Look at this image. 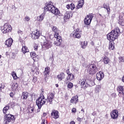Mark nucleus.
Wrapping results in <instances>:
<instances>
[{"label": "nucleus", "mask_w": 124, "mask_h": 124, "mask_svg": "<svg viewBox=\"0 0 124 124\" xmlns=\"http://www.w3.org/2000/svg\"><path fill=\"white\" fill-rule=\"evenodd\" d=\"M5 118L6 120V124H7V122L10 123L11 121H15V118L14 117V116L10 114H6L5 116Z\"/></svg>", "instance_id": "10"}, {"label": "nucleus", "mask_w": 124, "mask_h": 124, "mask_svg": "<svg viewBox=\"0 0 124 124\" xmlns=\"http://www.w3.org/2000/svg\"><path fill=\"white\" fill-rule=\"evenodd\" d=\"M8 110H9V106H5L3 109V113L4 114H6Z\"/></svg>", "instance_id": "32"}, {"label": "nucleus", "mask_w": 124, "mask_h": 124, "mask_svg": "<svg viewBox=\"0 0 124 124\" xmlns=\"http://www.w3.org/2000/svg\"><path fill=\"white\" fill-rule=\"evenodd\" d=\"M52 30L55 33L54 37H58V36H60V35L59 34V30L57 28V27L53 26Z\"/></svg>", "instance_id": "19"}, {"label": "nucleus", "mask_w": 124, "mask_h": 124, "mask_svg": "<svg viewBox=\"0 0 124 124\" xmlns=\"http://www.w3.org/2000/svg\"><path fill=\"white\" fill-rule=\"evenodd\" d=\"M56 87L58 88V87H59V84H56Z\"/></svg>", "instance_id": "61"}, {"label": "nucleus", "mask_w": 124, "mask_h": 124, "mask_svg": "<svg viewBox=\"0 0 124 124\" xmlns=\"http://www.w3.org/2000/svg\"><path fill=\"white\" fill-rule=\"evenodd\" d=\"M78 5L82 7L83 5H84V0H80L78 2Z\"/></svg>", "instance_id": "38"}, {"label": "nucleus", "mask_w": 124, "mask_h": 124, "mask_svg": "<svg viewBox=\"0 0 124 124\" xmlns=\"http://www.w3.org/2000/svg\"><path fill=\"white\" fill-rule=\"evenodd\" d=\"M1 17H2V12H0V20L1 19Z\"/></svg>", "instance_id": "54"}, {"label": "nucleus", "mask_w": 124, "mask_h": 124, "mask_svg": "<svg viewBox=\"0 0 124 124\" xmlns=\"http://www.w3.org/2000/svg\"><path fill=\"white\" fill-rule=\"evenodd\" d=\"M92 45H94V43L93 42H91Z\"/></svg>", "instance_id": "58"}, {"label": "nucleus", "mask_w": 124, "mask_h": 124, "mask_svg": "<svg viewBox=\"0 0 124 124\" xmlns=\"http://www.w3.org/2000/svg\"><path fill=\"white\" fill-rule=\"evenodd\" d=\"M71 17H72V13L69 12H67L64 15V20L69 19V18H71Z\"/></svg>", "instance_id": "20"}, {"label": "nucleus", "mask_w": 124, "mask_h": 124, "mask_svg": "<svg viewBox=\"0 0 124 124\" xmlns=\"http://www.w3.org/2000/svg\"><path fill=\"white\" fill-rule=\"evenodd\" d=\"M51 116L52 117V118H53V119H55V120H57V119H59V118L60 117L59 111L55 109L52 110L51 113Z\"/></svg>", "instance_id": "14"}, {"label": "nucleus", "mask_w": 124, "mask_h": 124, "mask_svg": "<svg viewBox=\"0 0 124 124\" xmlns=\"http://www.w3.org/2000/svg\"><path fill=\"white\" fill-rule=\"evenodd\" d=\"M76 8L77 9H79V8H82V7H81L80 5L78 4L77 5Z\"/></svg>", "instance_id": "52"}, {"label": "nucleus", "mask_w": 124, "mask_h": 124, "mask_svg": "<svg viewBox=\"0 0 124 124\" xmlns=\"http://www.w3.org/2000/svg\"><path fill=\"white\" fill-rule=\"evenodd\" d=\"M1 30L3 33H7V32H10L12 27L11 25L8 23H5L4 26L1 27Z\"/></svg>", "instance_id": "5"}, {"label": "nucleus", "mask_w": 124, "mask_h": 124, "mask_svg": "<svg viewBox=\"0 0 124 124\" xmlns=\"http://www.w3.org/2000/svg\"><path fill=\"white\" fill-rule=\"evenodd\" d=\"M67 88H68V89H72V88H73V83L71 82H69L68 84Z\"/></svg>", "instance_id": "39"}, {"label": "nucleus", "mask_w": 124, "mask_h": 124, "mask_svg": "<svg viewBox=\"0 0 124 124\" xmlns=\"http://www.w3.org/2000/svg\"><path fill=\"white\" fill-rule=\"evenodd\" d=\"M119 25L121 26H124V19H123V16H119Z\"/></svg>", "instance_id": "25"}, {"label": "nucleus", "mask_w": 124, "mask_h": 124, "mask_svg": "<svg viewBox=\"0 0 124 124\" xmlns=\"http://www.w3.org/2000/svg\"><path fill=\"white\" fill-rule=\"evenodd\" d=\"M10 96H11V97H13V96H14V93H10Z\"/></svg>", "instance_id": "51"}, {"label": "nucleus", "mask_w": 124, "mask_h": 124, "mask_svg": "<svg viewBox=\"0 0 124 124\" xmlns=\"http://www.w3.org/2000/svg\"><path fill=\"white\" fill-rule=\"evenodd\" d=\"M25 20L27 22H29V21H30V20H31V18H30L29 16H26L25 17Z\"/></svg>", "instance_id": "42"}, {"label": "nucleus", "mask_w": 124, "mask_h": 124, "mask_svg": "<svg viewBox=\"0 0 124 124\" xmlns=\"http://www.w3.org/2000/svg\"><path fill=\"white\" fill-rule=\"evenodd\" d=\"M34 49L35 51H37V46H34Z\"/></svg>", "instance_id": "55"}, {"label": "nucleus", "mask_w": 124, "mask_h": 124, "mask_svg": "<svg viewBox=\"0 0 124 124\" xmlns=\"http://www.w3.org/2000/svg\"><path fill=\"white\" fill-rule=\"evenodd\" d=\"M45 71H46L47 72H50V68L49 67H46L45 69Z\"/></svg>", "instance_id": "46"}, {"label": "nucleus", "mask_w": 124, "mask_h": 124, "mask_svg": "<svg viewBox=\"0 0 124 124\" xmlns=\"http://www.w3.org/2000/svg\"><path fill=\"white\" fill-rule=\"evenodd\" d=\"M45 17V14L43 13L40 16H39L37 17V21H39V22H41V21H43V20H44Z\"/></svg>", "instance_id": "23"}, {"label": "nucleus", "mask_w": 124, "mask_h": 124, "mask_svg": "<svg viewBox=\"0 0 124 124\" xmlns=\"http://www.w3.org/2000/svg\"><path fill=\"white\" fill-rule=\"evenodd\" d=\"M72 113H75L76 112V108H73L72 109Z\"/></svg>", "instance_id": "47"}, {"label": "nucleus", "mask_w": 124, "mask_h": 124, "mask_svg": "<svg viewBox=\"0 0 124 124\" xmlns=\"http://www.w3.org/2000/svg\"><path fill=\"white\" fill-rule=\"evenodd\" d=\"M12 76L15 80H16V79H17V74H16V73L15 72H12Z\"/></svg>", "instance_id": "35"}, {"label": "nucleus", "mask_w": 124, "mask_h": 124, "mask_svg": "<svg viewBox=\"0 0 124 124\" xmlns=\"http://www.w3.org/2000/svg\"><path fill=\"white\" fill-rule=\"evenodd\" d=\"M78 84L81 86V88H83V89H87V88L89 87V84L85 78L79 79Z\"/></svg>", "instance_id": "6"}, {"label": "nucleus", "mask_w": 124, "mask_h": 124, "mask_svg": "<svg viewBox=\"0 0 124 124\" xmlns=\"http://www.w3.org/2000/svg\"><path fill=\"white\" fill-rule=\"evenodd\" d=\"M44 75H48L49 74V72L45 71L44 72Z\"/></svg>", "instance_id": "49"}, {"label": "nucleus", "mask_w": 124, "mask_h": 124, "mask_svg": "<svg viewBox=\"0 0 124 124\" xmlns=\"http://www.w3.org/2000/svg\"><path fill=\"white\" fill-rule=\"evenodd\" d=\"M52 47V42L50 41H48L47 40H45L44 41V44L42 46L43 49H49Z\"/></svg>", "instance_id": "9"}, {"label": "nucleus", "mask_w": 124, "mask_h": 124, "mask_svg": "<svg viewBox=\"0 0 124 124\" xmlns=\"http://www.w3.org/2000/svg\"><path fill=\"white\" fill-rule=\"evenodd\" d=\"M88 67L87 72L90 75H93V74H95L98 71L96 65L94 64H90L88 65Z\"/></svg>", "instance_id": "4"}, {"label": "nucleus", "mask_w": 124, "mask_h": 124, "mask_svg": "<svg viewBox=\"0 0 124 124\" xmlns=\"http://www.w3.org/2000/svg\"><path fill=\"white\" fill-rule=\"evenodd\" d=\"M32 81L33 83H35L37 81V78L35 77H33Z\"/></svg>", "instance_id": "43"}, {"label": "nucleus", "mask_w": 124, "mask_h": 124, "mask_svg": "<svg viewBox=\"0 0 124 124\" xmlns=\"http://www.w3.org/2000/svg\"><path fill=\"white\" fill-rule=\"evenodd\" d=\"M68 73V70L67 71V74Z\"/></svg>", "instance_id": "64"}, {"label": "nucleus", "mask_w": 124, "mask_h": 124, "mask_svg": "<svg viewBox=\"0 0 124 124\" xmlns=\"http://www.w3.org/2000/svg\"><path fill=\"white\" fill-rule=\"evenodd\" d=\"M93 14L88 15L84 19V24L85 25H90L91 22H92V20H93Z\"/></svg>", "instance_id": "7"}, {"label": "nucleus", "mask_w": 124, "mask_h": 124, "mask_svg": "<svg viewBox=\"0 0 124 124\" xmlns=\"http://www.w3.org/2000/svg\"><path fill=\"white\" fill-rule=\"evenodd\" d=\"M12 43H13V39L12 38L8 39L5 41V45H6L7 47H11Z\"/></svg>", "instance_id": "18"}, {"label": "nucleus", "mask_w": 124, "mask_h": 124, "mask_svg": "<svg viewBox=\"0 0 124 124\" xmlns=\"http://www.w3.org/2000/svg\"><path fill=\"white\" fill-rule=\"evenodd\" d=\"M17 88H18V83H15L12 84V90H13V91H16Z\"/></svg>", "instance_id": "31"}, {"label": "nucleus", "mask_w": 124, "mask_h": 124, "mask_svg": "<svg viewBox=\"0 0 124 124\" xmlns=\"http://www.w3.org/2000/svg\"><path fill=\"white\" fill-rule=\"evenodd\" d=\"M66 7V8H67V9H71V10H73V9L75 8V5L73 3H72L71 4H70V5H67Z\"/></svg>", "instance_id": "24"}, {"label": "nucleus", "mask_w": 124, "mask_h": 124, "mask_svg": "<svg viewBox=\"0 0 124 124\" xmlns=\"http://www.w3.org/2000/svg\"><path fill=\"white\" fill-rule=\"evenodd\" d=\"M67 74H68V77H67V79H68L69 81H72V80L74 79V76L73 75V74H68V73H67Z\"/></svg>", "instance_id": "29"}, {"label": "nucleus", "mask_w": 124, "mask_h": 124, "mask_svg": "<svg viewBox=\"0 0 124 124\" xmlns=\"http://www.w3.org/2000/svg\"><path fill=\"white\" fill-rule=\"evenodd\" d=\"M111 95H112V96H113V97H116V93H112Z\"/></svg>", "instance_id": "53"}, {"label": "nucleus", "mask_w": 124, "mask_h": 124, "mask_svg": "<svg viewBox=\"0 0 124 124\" xmlns=\"http://www.w3.org/2000/svg\"><path fill=\"white\" fill-rule=\"evenodd\" d=\"M110 116L112 119H114V120L117 119L118 117H119V112L117 110H113L110 113Z\"/></svg>", "instance_id": "15"}, {"label": "nucleus", "mask_w": 124, "mask_h": 124, "mask_svg": "<svg viewBox=\"0 0 124 124\" xmlns=\"http://www.w3.org/2000/svg\"><path fill=\"white\" fill-rule=\"evenodd\" d=\"M22 53H23V54H25V53H28V52H29V50L28 48V47L26 46H23L22 48Z\"/></svg>", "instance_id": "28"}, {"label": "nucleus", "mask_w": 124, "mask_h": 124, "mask_svg": "<svg viewBox=\"0 0 124 124\" xmlns=\"http://www.w3.org/2000/svg\"><path fill=\"white\" fill-rule=\"evenodd\" d=\"M17 32L19 34H23V31L21 30H19Z\"/></svg>", "instance_id": "50"}, {"label": "nucleus", "mask_w": 124, "mask_h": 124, "mask_svg": "<svg viewBox=\"0 0 124 124\" xmlns=\"http://www.w3.org/2000/svg\"><path fill=\"white\" fill-rule=\"evenodd\" d=\"M88 45V42L87 41H83L81 42V47L82 49H85L87 47Z\"/></svg>", "instance_id": "26"}, {"label": "nucleus", "mask_w": 124, "mask_h": 124, "mask_svg": "<svg viewBox=\"0 0 124 124\" xmlns=\"http://www.w3.org/2000/svg\"><path fill=\"white\" fill-rule=\"evenodd\" d=\"M45 121H44V122H43L42 123V124H45Z\"/></svg>", "instance_id": "60"}, {"label": "nucleus", "mask_w": 124, "mask_h": 124, "mask_svg": "<svg viewBox=\"0 0 124 124\" xmlns=\"http://www.w3.org/2000/svg\"><path fill=\"white\" fill-rule=\"evenodd\" d=\"M69 82H70V80H69V79H68L67 78L66 80L64 81L65 84H68V83H69Z\"/></svg>", "instance_id": "44"}, {"label": "nucleus", "mask_w": 124, "mask_h": 124, "mask_svg": "<svg viewBox=\"0 0 124 124\" xmlns=\"http://www.w3.org/2000/svg\"><path fill=\"white\" fill-rule=\"evenodd\" d=\"M56 38V41H54V44L55 46H60L62 42V37L61 36H57V37H54Z\"/></svg>", "instance_id": "12"}, {"label": "nucleus", "mask_w": 124, "mask_h": 124, "mask_svg": "<svg viewBox=\"0 0 124 124\" xmlns=\"http://www.w3.org/2000/svg\"><path fill=\"white\" fill-rule=\"evenodd\" d=\"M117 91L118 93H119V96H120V97H122V94L124 95V85L118 86L117 88Z\"/></svg>", "instance_id": "13"}, {"label": "nucleus", "mask_w": 124, "mask_h": 124, "mask_svg": "<svg viewBox=\"0 0 124 124\" xmlns=\"http://www.w3.org/2000/svg\"><path fill=\"white\" fill-rule=\"evenodd\" d=\"M77 121H78V122H79L80 123H81V122H82V120H83V119L78 117V118L77 119Z\"/></svg>", "instance_id": "48"}, {"label": "nucleus", "mask_w": 124, "mask_h": 124, "mask_svg": "<svg viewBox=\"0 0 124 124\" xmlns=\"http://www.w3.org/2000/svg\"><path fill=\"white\" fill-rule=\"evenodd\" d=\"M29 111L30 113H32L34 111V108L32 107H30L29 108Z\"/></svg>", "instance_id": "41"}, {"label": "nucleus", "mask_w": 124, "mask_h": 124, "mask_svg": "<svg viewBox=\"0 0 124 124\" xmlns=\"http://www.w3.org/2000/svg\"><path fill=\"white\" fill-rule=\"evenodd\" d=\"M30 55H31V57L32 58V59H33V58L36 57V53H35V52H31Z\"/></svg>", "instance_id": "36"}, {"label": "nucleus", "mask_w": 124, "mask_h": 124, "mask_svg": "<svg viewBox=\"0 0 124 124\" xmlns=\"http://www.w3.org/2000/svg\"><path fill=\"white\" fill-rule=\"evenodd\" d=\"M119 60L120 62H124V57H120Z\"/></svg>", "instance_id": "40"}, {"label": "nucleus", "mask_w": 124, "mask_h": 124, "mask_svg": "<svg viewBox=\"0 0 124 124\" xmlns=\"http://www.w3.org/2000/svg\"><path fill=\"white\" fill-rule=\"evenodd\" d=\"M123 121H124V116L123 117Z\"/></svg>", "instance_id": "62"}, {"label": "nucleus", "mask_w": 124, "mask_h": 124, "mask_svg": "<svg viewBox=\"0 0 124 124\" xmlns=\"http://www.w3.org/2000/svg\"><path fill=\"white\" fill-rule=\"evenodd\" d=\"M73 37L75 38H81V32L79 31V29H77L75 30L73 32Z\"/></svg>", "instance_id": "16"}, {"label": "nucleus", "mask_w": 124, "mask_h": 124, "mask_svg": "<svg viewBox=\"0 0 124 124\" xmlns=\"http://www.w3.org/2000/svg\"><path fill=\"white\" fill-rule=\"evenodd\" d=\"M103 6L104 8H106V9H107L108 12H110V8L109 7L108 4L104 3Z\"/></svg>", "instance_id": "33"}, {"label": "nucleus", "mask_w": 124, "mask_h": 124, "mask_svg": "<svg viewBox=\"0 0 124 124\" xmlns=\"http://www.w3.org/2000/svg\"><path fill=\"white\" fill-rule=\"evenodd\" d=\"M47 115L46 113H43V116H44V117H46V116Z\"/></svg>", "instance_id": "57"}, {"label": "nucleus", "mask_w": 124, "mask_h": 124, "mask_svg": "<svg viewBox=\"0 0 124 124\" xmlns=\"http://www.w3.org/2000/svg\"><path fill=\"white\" fill-rule=\"evenodd\" d=\"M54 97H55V93H50L47 95V98L46 99L47 103H49V104H52L53 103V99H54Z\"/></svg>", "instance_id": "11"}, {"label": "nucleus", "mask_w": 124, "mask_h": 124, "mask_svg": "<svg viewBox=\"0 0 124 124\" xmlns=\"http://www.w3.org/2000/svg\"><path fill=\"white\" fill-rule=\"evenodd\" d=\"M78 102V96L76 95L73 97L71 99V103L76 104Z\"/></svg>", "instance_id": "21"}, {"label": "nucleus", "mask_w": 124, "mask_h": 124, "mask_svg": "<svg viewBox=\"0 0 124 124\" xmlns=\"http://www.w3.org/2000/svg\"><path fill=\"white\" fill-rule=\"evenodd\" d=\"M100 90H101V87L100 85H98L96 86L95 88V91L96 93H99L100 92Z\"/></svg>", "instance_id": "34"}, {"label": "nucleus", "mask_w": 124, "mask_h": 124, "mask_svg": "<svg viewBox=\"0 0 124 124\" xmlns=\"http://www.w3.org/2000/svg\"><path fill=\"white\" fill-rule=\"evenodd\" d=\"M104 77V74L101 71H100L99 73H97L96 74V78L98 81H100V80H102L103 78Z\"/></svg>", "instance_id": "17"}, {"label": "nucleus", "mask_w": 124, "mask_h": 124, "mask_svg": "<svg viewBox=\"0 0 124 124\" xmlns=\"http://www.w3.org/2000/svg\"><path fill=\"white\" fill-rule=\"evenodd\" d=\"M115 46L112 44V43L109 44L108 49L109 50H114Z\"/></svg>", "instance_id": "37"}, {"label": "nucleus", "mask_w": 124, "mask_h": 124, "mask_svg": "<svg viewBox=\"0 0 124 124\" xmlns=\"http://www.w3.org/2000/svg\"><path fill=\"white\" fill-rule=\"evenodd\" d=\"M28 96H29V93L25 92L22 93L21 98H23V99H27V98H28Z\"/></svg>", "instance_id": "27"}, {"label": "nucleus", "mask_w": 124, "mask_h": 124, "mask_svg": "<svg viewBox=\"0 0 124 124\" xmlns=\"http://www.w3.org/2000/svg\"><path fill=\"white\" fill-rule=\"evenodd\" d=\"M81 111H82V112H83V113H84V112H85V110H84V109H81Z\"/></svg>", "instance_id": "59"}, {"label": "nucleus", "mask_w": 124, "mask_h": 124, "mask_svg": "<svg viewBox=\"0 0 124 124\" xmlns=\"http://www.w3.org/2000/svg\"><path fill=\"white\" fill-rule=\"evenodd\" d=\"M120 29L117 27L114 30H112L111 32H110L108 35H107V39L109 40V41H113L115 40L118 38V36L120 34Z\"/></svg>", "instance_id": "2"}, {"label": "nucleus", "mask_w": 124, "mask_h": 124, "mask_svg": "<svg viewBox=\"0 0 124 124\" xmlns=\"http://www.w3.org/2000/svg\"><path fill=\"white\" fill-rule=\"evenodd\" d=\"M1 89H4V85L2 84V83L0 84V90Z\"/></svg>", "instance_id": "45"}, {"label": "nucleus", "mask_w": 124, "mask_h": 124, "mask_svg": "<svg viewBox=\"0 0 124 124\" xmlns=\"http://www.w3.org/2000/svg\"><path fill=\"white\" fill-rule=\"evenodd\" d=\"M40 36V32L38 30H35L31 33V37L32 39H38Z\"/></svg>", "instance_id": "8"}, {"label": "nucleus", "mask_w": 124, "mask_h": 124, "mask_svg": "<svg viewBox=\"0 0 124 124\" xmlns=\"http://www.w3.org/2000/svg\"><path fill=\"white\" fill-rule=\"evenodd\" d=\"M103 61L104 63H105L106 64H108V63L110 62V60L109 59V58H108V57H107V56H105V57H104Z\"/></svg>", "instance_id": "30"}, {"label": "nucleus", "mask_w": 124, "mask_h": 124, "mask_svg": "<svg viewBox=\"0 0 124 124\" xmlns=\"http://www.w3.org/2000/svg\"><path fill=\"white\" fill-rule=\"evenodd\" d=\"M70 124H75V122L74 121H72L70 123Z\"/></svg>", "instance_id": "56"}, {"label": "nucleus", "mask_w": 124, "mask_h": 124, "mask_svg": "<svg viewBox=\"0 0 124 124\" xmlns=\"http://www.w3.org/2000/svg\"><path fill=\"white\" fill-rule=\"evenodd\" d=\"M44 10H45V11H50V12L54 14V15H59L60 16V14L61 12L58 8L54 6L52 2H49L46 4V6L44 7Z\"/></svg>", "instance_id": "1"}, {"label": "nucleus", "mask_w": 124, "mask_h": 124, "mask_svg": "<svg viewBox=\"0 0 124 124\" xmlns=\"http://www.w3.org/2000/svg\"><path fill=\"white\" fill-rule=\"evenodd\" d=\"M65 75H64V73H61L57 76V78L59 81H62V79L65 78Z\"/></svg>", "instance_id": "22"}, {"label": "nucleus", "mask_w": 124, "mask_h": 124, "mask_svg": "<svg viewBox=\"0 0 124 124\" xmlns=\"http://www.w3.org/2000/svg\"><path fill=\"white\" fill-rule=\"evenodd\" d=\"M46 99L45 98V96L43 95V93L40 94V97L36 100V103L38 107V108L41 109L43 105H44L46 103Z\"/></svg>", "instance_id": "3"}, {"label": "nucleus", "mask_w": 124, "mask_h": 124, "mask_svg": "<svg viewBox=\"0 0 124 124\" xmlns=\"http://www.w3.org/2000/svg\"><path fill=\"white\" fill-rule=\"evenodd\" d=\"M1 58V55H0V59Z\"/></svg>", "instance_id": "63"}]
</instances>
